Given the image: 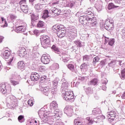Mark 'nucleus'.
<instances>
[{"instance_id":"nucleus-1","label":"nucleus","mask_w":125,"mask_h":125,"mask_svg":"<svg viewBox=\"0 0 125 125\" xmlns=\"http://www.w3.org/2000/svg\"><path fill=\"white\" fill-rule=\"evenodd\" d=\"M84 14L86 16H82L79 18V21L82 25H86L87 26H90V27L96 26V24H97L96 20L94 18H91L89 17L93 15V13L90 11L89 9H87L85 11Z\"/></svg>"},{"instance_id":"nucleus-2","label":"nucleus","mask_w":125,"mask_h":125,"mask_svg":"<svg viewBox=\"0 0 125 125\" xmlns=\"http://www.w3.org/2000/svg\"><path fill=\"white\" fill-rule=\"evenodd\" d=\"M62 98L68 102H74L75 101V96L71 91H64V93H62Z\"/></svg>"},{"instance_id":"nucleus-3","label":"nucleus","mask_w":125,"mask_h":125,"mask_svg":"<svg viewBox=\"0 0 125 125\" xmlns=\"http://www.w3.org/2000/svg\"><path fill=\"white\" fill-rule=\"evenodd\" d=\"M50 38L47 36H43L41 39V44L43 48H47L51 46Z\"/></svg>"},{"instance_id":"nucleus-4","label":"nucleus","mask_w":125,"mask_h":125,"mask_svg":"<svg viewBox=\"0 0 125 125\" xmlns=\"http://www.w3.org/2000/svg\"><path fill=\"white\" fill-rule=\"evenodd\" d=\"M50 112V116L52 117V118H54L55 120H60V118H61V116L62 115V112L60 111L59 109H52Z\"/></svg>"},{"instance_id":"nucleus-5","label":"nucleus","mask_w":125,"mask_h":125,"mask_svg":"<svg viewBox=\"0 0 125 125\" xmlns=\"http://www.w3.org/2000/svg\"><path fill=\"white\" fill-rule=\"evenodd\" d=\"M0 91L3 94H6L11 92V86L10 85H6L4 83H2L0 85Z\"/></svg>"},{"instance_id":"nucleus-6","label":"nucleus","mask_w":125,"mask_h":125,"mask_svg":"<svg viewBox=\"0 0 125 125\" xmlns=\"http://www.w3.org/2000/svg\"><path fill=\"white\" fill-rule=\"evenodd\" d=\"M67 36L70 40H74L77 37V29L76 27H72L69 29V32L67 33Z\"/></svg>"},{"instance_id":"nucleus-7","label":"nucleus","mask_w":125,"mask_h":125,"mask_svg":"<svg viewBox=\"0 0 125 125\" xmlns=\"http://www.w3.org/2000/svg\"><path fill=\"white\" fill-rule=\"evenodd\" d=\"M104 28L107 31H111V30H113V28H114L113 20L109 19L106 20L104 24Z\"/></svg>"},{"instance_id":"nucleus-8","label":"nucleus","mask_w":125,"mask_h":125,"mask_svg":"<svg viewBox=\"0 0 125 125\" xmlns=\"http://www.w3.org/2000/svg\"><path fill=\"white\" fill-rule=\"evenodd\" d=\"M7 103L8 105H17L18 104V100L15 96H12L11 97H8L7 98Z\"/></svg>"},{"instance_id":"nucleus-9","label":"nucleus","mask_w":125,"mask_h":125,"mask_svg":"<svg viewBox=\"0 0 125 125\" xmlns=\"http://www.w3.org/2000/svg\"><path fill=\"white\" fill-rule=\"evenodd\" d=\"M64 112L68 117H72V115L74 113L73 111V106L70 105L66 106L64 109Z\"/></svg>"},{"instance_id":"nucleus-10","label":"nucleus","mask_w":125,"mask_h":125,"mask_svg":"<svg viewBox=\"0 0 125 125\" xmlns=\"http://www.w3.org/2000/svg\"><path fill=\"white\" fill-rule=\"evenodd\" d=\"M49 12L55 16H58L59 15H60V13H61V10L57 9L55 7H52L49 10Z\"/></svg>"},{"instance_id":"nucleus-11","label":"nucleus","mask_w":125,"mask_h":125,"mask_svg":"<svg viewBox=\"0 0 125 125\" xmlns=\"http://www.w3.org/2000/svg\"><path fill=\"white\" fill-rule=\"evenodd\" d=\"M40 78H41L40 75L36 72H32L30 76L31 80L32 82H37V81H39Z\"/></svg>"},{"instance_id":"nucleus-12","label":"nucleus","mask_w":125,"mask_h":125,"mask_svg":"<svg viewBox=\"0 0 125 125\" xmlns=\"http://www.w3.org/2000/svg\"><path fill=\"white\" fill-rule=\"evenodd\" d=\"M62 81H63V83L62 84L61 90H62V92L68 91V87L69 86L68 82H67L66 80H64V79H62Z\"/></svg>"},{"instance_id":"nucleus-13","label":"nucleus","mask_w":125,"mask_h":125,"mask_svg":"<svg viewBox=\"0 0 125 125\" xmlns=\"http://www.w3.org/2000/svg\"><path fill=\"white\" fill-rule=\"evenodd\" d=\"M40 88L43 91L44 95H46V96H48V94H49V87H44L42 86V85H41L40 86Z\"/></svg>"},{"instance_id":"nucleus-14","label":"nucleus","mask_w":125,"mask_h":125,"mask_svg":"<svg viewBox=\"0 0 125 125\" xmlns=\"http://www.w3.org/2000/svg\"><path fill=\"white\" fill-rule=\"evenodd\" d=\"M41 61L43 64H48L50 61V57L49 56H42L41 58Z\"/></svg>"},{"instance_id":"nucleus-15","label":"nucleus","mask_w":125,"mask_h":125,"mask_svg":"<svg viewBox=\"0 0 125 125\" xmlns=\"http://www.w3.org/2000/svg\"><path fill=\"white\" fill-rule=\"evenodd\" d=\"M107 117L108 119V121L113 122L114 119L116 118V113H115L114 111H112L107 114Z\"/></svg>"},{"instance_id":"nucleus-16","label":"nucleus","mask_w":125,"mask_h":125,"mask_svg":"<svg viewBox=\"0 0 125 125\" xmlns=\"http://www.w3.org/2000/svg\"><path fill=\"white\" fill-rule=\"evenodd\" d=\"M60 56L62 57V61L64 63H68V61L70 60V58L69 57V55H68V54H65V53H62Z\"/></svg>"},{"instance_id":"nucleus-17","label":"nucleus","mask_w":125,"mask_h":125,"mask_svg":"<svg viewBox=\"0 0 125 125\" xmlns=\"http://www.w3.org/2000/svg\"><path fill=\"white\" fill-rule=\"evenodd\" d=\"M35 49H36V47H33V49L32 52L31 53L30 55V58L34 60L35 58H37L38 56H39V53L37 51H35Z\"/></svg>"},{"instance_id":"nucleus-18","label":"nucleus","mask_w":125,"mask_h":125,"mask_svg":"<svg viewBox=\"0 0 125 125\" xmlns=\"http://www.w3.org/2000/svg\"><path fill=\"white\" fill-rule=\"evenodd\" d=\"M53 118V117L50 116L49 117L43 118V120L46 122L48 125H53V123L55 122Z\"/></svg>"},{"instance_id":"nucleus-19","label":"nucleus","mask_w":125,"mask_h":125,"mask_svg":"<svg viewBox=\"0 0 125 125\" xmlns=\"http://www.w3.org/2000/svg\"><path fill=\"white\" fill-rule=\"evenodd\" d=\"M49 108L50 110L58 109V104H57V102L56 101H53L50 103Z\"/></svg>"},{"instance_id":"nucleus-20","label":"nucleus","mask_w":125,"mask_h":125,"mask_svg":"<svg viewBox=\"0 0 125 125\" xmlns=\"http://www.w3.org/2000/svg\"><path fill=\"white\" fill-rule=\"evenodd\" d=\"M25 31H26V26H25L21 25L16 28V32L17 33H23Z\"/></svg>"},{"instance_id":"nucleus-21","label":"nucleus","mask_w":125,"mask_h":125,"mask_svg":"<svg viewBox=\"0 0 125 125\" xmlns=\"http://www.w3.org/2000/svg\"><path fill=\"white\" fill-rule=\"evenodd\" d=\"M62 27V25L59 24H56L52 27V31L54 33H58L60 31V28Z\"/></svg>"},{"instance_id":"nucleus-22","label":"nucleus","mask_w":125,"mask_h":125,"mask_svg":"<svg viewBox=\"0 0 125 125\" xmlns=\"http://www.w3.org/2000/svg\"><path fill=\"white\" fill-rule=\"evenodd\" d=\"M21 10L22 11V12L24 13L27 14L28 13V11H29V8L28 7V5H22L20 6Z\"/></svg>"},{"instance_id":"nucleus-23","label":"nucleus","mask_w":125,"mask_h":125,"mask_svg":"<svg viewBox=\"0 0 125 125\" xmlns=\"http://www.w3.org/2000/svg\"><path fill=\"white\" fill-rule=\"evenodd\" d=\"M93 122H95V123H98L99 121L95 120L94 121V120H92V119L90 117H87L86 118V122L87 125H92V124H93Z\"/></svg>"},{"instance_id":"nucleus-24","label":"nucleus","mask_w":125,"mask_h":125,"mask_svg":"<svg viewBox=\"0 0 125 125\" xmlns=\"http://www.w3.org/2000/svg\"><path fill=\"white\" fill-rule=\"evenodd\" d=\"M74 43L77 45V46H72V48L74 50V51H76V49L78 47H82L83 46V45L82 44V43L80 41H75L74 42Z\"/></svg>"},{"instance_id":"nucleus-25","label":"nucleus","mask_w":125,"mask_h":125,"mask_svg":"<svg viewBox=\"0 0 125 125\" xmlns=\"http://www.w3.org/2000/svg\"><path fill=\"white\" fill-rule=\"evenodd\" d=\"M92 114L93 115H95L97 117H99V115H101V110L99 108L94 109L92 111Z\"/></svg>"},{"instance_id":"nucleus-26","label":"nucleus","mask_w":125,"mask_h":125,"mask_svg":"<svg viewBox=\"0 0 125 125\" xmlns=\"http://www.w3.org/2000/svg\"><path fill=\"white\" fill-rule=\"evenodd\" d=\"M18 68L21 70H23L25 68V64L23 62H19L18 63Z\"/></svg>"},{"instance_id":"nucleus-27","label":"nucleus","mask_w":125,"mask_h":125,"mask_svg":"<svg viewBox=\"0 0 125 125\" xmlns=\"http://www.w3.org/2000/svg\"><path fill=\"white\" fill-rule=\"evenodd\" d=\"M39 20V16L35 15L34 14H31V23L33 24L34 21H36Z\"/></svg>"},{"instance_id":"nucleus-28","label":"nucleus","mask_w":125,"mask_h":125,"mask_svg":"<svg viewBox=\"0 0 125 125\" xmlns=\"http://www.w3.org/2000/svg\"><path fill=\"white\" fill-rule=\"evenodd\" d=\"M48 10H45L43 11V15L42 16V19L45 20L46 18H48Z\"/></svg>"},{"instance_id":"nucleus-29","label":"nucleus","mask_w":125,"mask_h":125,"mask_svg":"<svg viewBox=\"0 0 125 125\" xmlns=\"http://www.w3.org/2000/svg\"><path fill=\"white\" fill-rule=\"evenodd\" d=\"M79 119V118H77V119L74 120V125H84L83 121H81Z\"/></svg>"},{"instance_id":"nucleus-30","label":"nucleus","mask_w":125,"mask_h":125,"mask_svg":"<svg viewBox=\"0 0 125 125\" xmlns=\"http://www.w3.org/2000/svg\"><path fill=\"white\" fill-rule=\"evenodd\" d=\"M9 56H10V51H9L8 50L5 51L3 53L4 58L7 59L9 58Z\"/></svg>"},{"instance_id":"nucleus-31","label":"nucleus","mask_w":125,"mask_h":125,"mask_svg":"<svg viewBox=\"0 0 125 125\" xmlns=\"http://www.w3.org/2000/svg\"><path fill=\"white\" fill-rule=\"evenodd\" d=\"M120 78L122 80H125V68H122L121 70Z\"/></svg>"},{"instance_id":"nucleus-32","label":"nucleus","mask_w":125,"mask_h":125,"mask_svg":"<svg viewBox=\"0 0 125 125\" xmlns=\"http://www.w3.org/2000/svg\"><path fill=\"white\" fill-rule=\"evenodd\" d=\"M117 7H119V6L115 5L113 3H110L108 5V9H109V10H111V9H113V8H117Z\"/></svg>"},{"instance_id":"nucleus-33","label":"nucleus","mask_w":125,"mask_h":125,"mask_svg":"<svg viewBox=\"0 0 125 125\" xmlns=\"http://www.w3.org/2000/svg\"><path fill=\"white\" fill-rule=\"evenodd\" d=\"M35 8L36 10H41L42 9V4L40 3H37L35 5Z\"/></svg>"},{"instance_id":"nucleus-34","label":"nucleus","mask_w":125,"mask_h":125,"mask_svg":"<svg viewBox=\"0 0 125 125\" xmlns=\"http://www.w3.org/2000/svg\"><path fill=\"white\" fill-rule=\"evenodd\" d=\"M105 116L102 115V114L101 113V115L99 116H97L96 118H94V122L97 121V120H104Z\"/></svg>"},{"instance_id":"nucleus-35","label":"nucleus","mask_w":125,"mask_h":125,"mask_svg":"<svg viewBox=\"0 0 125 125\" xmlns=\"http://www.w3.org/2000/svg\"><path fill=\"white\" fill-rule=\"evenodd\" d=\"M63 32H59L57 33V36L60 38V39H62V38L65 37V31H63Z\"/></svg>"},{"instance_id":"nucleus-36","label":"nucleus","mask_w":125,"mask_h":125,"mask_svg":"<svg viewBox=\"0 0 125 125\" xmlns=\"http://www.w3.org/2000/svg\"><path fill=\"white\" fill-rule=\"evenodd\" d=\"M57 4H59V0L55 1L49 3V5L50 6H56Z\"/></svg>"},{"instance_id":"nucleus-37","label":"nucleus","mask_w":125,"mask_h":125,"mask_svg":"<svg viewBox=\"0 0 125 125\" xmlns=\"http://www.w3.org/2000/svg\"><path fill=\"white\" fill-rule=\"evenodd\" d=\"M67 67L68 68V69H69V70L72 71V72H74L75 70V66H74L73 64L72 63L68 64L67 65Z\"/></svg>"},{"instance_id":"nucleus-38","label":"nucleus","mask_w":125,"mask_h":125,"mask_svg":"<svg viewBox=\"0 0 125 125\" xmlns=\"http://www.w3.org/2000/svg\"><path fill=\"white\" fill-rule=\"evenodd\" d=\"M116 61L115 60H112L109 63H108V66L109 67H114L116 65Z\"/></svg>"},{"instance_id":"nucleus-39","label":"nucleus","mask_w":125,"mask_h":125,"mask_svg":"<svg viewBox=\"0 0 125 125\" xmlns=\"http://www.w3.org/2000/svg\"><path fill=\"white\" fill-rule=\"evenodd\" d=\"M90 83V84H93L94 85H95V84H97V83H98V80H97V79L95 78L92 80Z\"/></svg>"},{"instance_id":"nucleus-40","label":"nucleus","mask_w":125,"mask_h":125,"mask_svg":"<svg viewBox=\"0 0 125 125\" xmlns=\"http://www.w3.org/2000/svg\"><path fill=\"white\" fill-rule=\"evenodd\" d=\"M95 7L98 11H101L102 10V4H96Z\"/></svg>"},{"instance_id":"nucleus-41","label":"nucleus","mask_w":125,"mask_h":125,"mask_svg":"<svg viewBox=\"0 0 125 125\" xmlns=\"http://www.w3.org/2000/svg\"><path fill=\"white\" fill-rule=\"evenodd\" d=\"M38 114H39V117H40V118H42V119L43 120L44 111H43L42 110H40L39 111Z\"/></svg>"},{"instance_id":"nucleus-42","label":"nucleus","mask_w":125,"mask_h":125,"mask_svg":"<svg viewBox=\"0 0 125 125\" xmlns=\"http://www.w3.org/2000/svg\"><path fill=\"white\" fill-rule=\"evenodd\" d=\"M89 56L87 55H85L83 56V61H84V62H87V61H89Z\"/></svg>"},{"instance_id":"nucleus-43","label":"nucleus","mask_w":125,"mask_h":125,"mask_svg":"<svg viewBox=\"0 0 125 125\" xmlns=\"http://www.w3.org/2000/svg\"><path fill=\"white\" fill-rule=\"evenodd\" d=\"M30 125H40V121L39 120H35L34 122H30Z\"/></svg>"},{"instance_id":"nucleus-44","label":"nucleus","mask_w":125,"mask_h":125,"mask_svg":"<svg viewBox=\"0 0 125 125\" xmlns=\"http://www.w3.org/2000/svg\"><path fill=\"white\" fill-rule=\"evenodd\" d=\"M22 55H20V57H24L27 54V51L25 48H22Z\"/></svg>"},{"instance_id":"nucleus-45","label":"nucleus","mask_w":125,"mask_h":125,"mask_svg":"<svg viewBox=\"0 0 125 125\" xmlns=\"http://www.w3.org/2000/svg\"><path fill=\"white\" fill-rule=\"evenodd\" d=\"M114 43H115V39H110L108 42V44L111 46H113V45H114Z\"/></svg>"},{"instance_id":"nucleus-46","label":"nucleus","mask_w":125,"mask_h":125,"mask_svg":"<svg viewBox=\"0 0 125 125\" xmlns=\"http://www.w3.org/2000/svg\"><path fill=\"white\" fill-rule=\"evenodd\" d=\"M38 27H39L40 28H42L44 26V22L42 21H40L38 24H37Z\"/></svg>"},{"instance_id":"nucleus-47","label":"nucleus","mask_w":125,"mask_h":125,"mask_svg":"<svg viewBox=\"0 0 125 125\" xmlns=\"http://www.w3.org/2000/svg\"><path fill=\"white\" fill-rule=\"evenodd\" d=\"M100 59V58H99V57H96L94 58V59H93V64H96V63H97V62H98V61H99Z\"/></svg>"},{"instance_id":"nucleus-48","label":"nucleus","mask_w":125,"mask_h":125,"mask_svg":"<svg viewBox=\"0 0 125 125\" xmlns=\"http://www.w3.org/2000/svg\"><path fill=\"white\" fill-rule=\"evenodd\" d=\"M50 113H48V112L46 111H44V117L43 118H49L50 116Z\"/></svg>"},{"instance_id":"nucleus-49","label":"nucleus","mask_w":125,"mask_h":125,"mask_svg":"<svg viewBox=\"0 0 125 125\" xmlns=\"http://www.w3.org/2000/svg\"><path fill=\"white\" fill-rule=\"evenodd\" d=\"M9 17L10 20L12 21L15 20V19L17 18V17H16V16H15V15H14V14H10Z\"/></svg>"},{"instance_id":"nucleus-50","label":"nucleus","mask_w":125,"mask_h":125,"mask_svg":"<svg viewBox=\"0 0 125 125\" xmlns=\"http://www.w3.org/2000/svg\"><path fill=\"white\" fill-rule=\"evenodd\" d=\"M64 31V35H65V34H66V29L64 28V26L62 25L60 30H59L58 32H59L60 33H63Z\"/></svg>"},{"instance_id":"nucleus-51","label":"nucleus","mask_w":125,"mask_h":125,"mask_svg":"<svg viewBox=\"0 0 125 125\" xmlns=\"http://www.w3.org/2000/svg\"><path fill=\"white\" fill-rule=\"evenodd\" d=\"M51 92L52 94H56L57 92V88L53 87L51 90Z\"/></svg>"},{"instance_id":"nucleus-52","label":"nucleus","mask_w":125,"mask_h":125,"mask_svg":"<svg viewBox=\"0 0 125 125\" xmlns=\"http://www.w3.org/2000/svg\"><path fill=\"white\" fill-rule=\"evenodd\" d=\"M52 49H53V50L55 51V52H56V53H57V52H59V49H58V48H57L56 46H55V45H53L52 46Z\"/></svg>"},{"instance_id":"nucleus-53","label":"nucleus","mask_w":125,"mask_h":125,"mask_svg":"<svg viewBox=\"0 0 125 125\" xmlns=\"http://www.w3.org/2000/svg\"><path fill=\"white\" fill-rule=\"evenodd\" d=\"M40 72H44L46 70V67L44 66H41L39 67Z\"/></svg>"},{"instance_id":"nucleus-54","label":"nucleus","mask_w":125,"mask_h":125,"mask_svg":"<svg viewBox=\"0 0 125 125\" xmlns=\"http://www.w3.org/2000/svg\"><path fill=\"white\" fill-rule=\"evenodd\" d=\"M53 67L55 70H56V69H59V64L57 63H54L53 64Z\"/></svg>"},{"instance_id":"nucleus-55","label":"nucleus","mask_w":125,"mask_h":125,"mask_svg":"<svg viewBox=\"0 0 125 125\" xmlns=\"http://www.w3.org/2000/svg\"><path fill=\"white\" fill-rule=\"evenodd\" d=\"M89 65V64L84 62V63L82 64V65H81L80 68L81 69H83V68H85V67H87V66Z\"/></svg>"},{"instance_id":"nucleus-56","label":"nucleus","mask_w":125,"mask_h":125,"mask_svg":"<svg viewBox=\"0 0 125 125\" xmlns=\"http://www.w3.org/2000/svg\"><path fill=\"white\" fill-rule=\"evenodd\" d=\"M27 103L29 106H33V105H34V102L33 101V100L29 99Z\"/></svg>"},{"instance_id":"nucleus-57","label":"nucleus","mask_w":125,"mask_h":125,"mask_svg":"<svg viewBox=\"0 0 125 125\" xmlns=\"http://www.w3.org/2000/svg\"><path fill=\"white\" fill-rule=\"evenodd\" d=\"M58 84V81H54L53 82V86H54V88H57Z\"/></svg>"},{"instance_id":"nucleus-58","label":"nucleus","mask_w":125,"mask_h":125,"mask_svg":"<svg viewBox=\"0 0 125 125\" xmlns=\"http://www.w3.org/2000/svg\"><path fill=\"white\" fill-rule=\"evenodd\" d=\"M26 0H21L19 4L20 5H25L26 4Z\"/></svg>"},{"instance_id":"nucleus-59","label":"nucleus","mask_w":125,"mask_h":125,"mask_svg":"<svg viewBox=\"0 0 125 125\" xmlns=\"http://www.w3.org/2000/svg\"><path fill=\"white\" fill-rule=\"evenodd\" d=\"M11 83L13 85H16L17 84H19V82L13 80H11Z\"/></svg>"},{"instance_id":"nucleus-60","label":"nucleus","mask_w":125,"mask_h":125,"mask_svg":"<svg viewBox=\"0 0 125 125\" xmlns=\"http://www.w3.org/2000/svg\"><path fill=\"white\" fill-rule=\"evenodd\" d=\"M107 83H108V80H107L106 79H104L102 81V83L103 84H104V85H106L107 84Z\"/></svg>"},{"instance_id":"nucleus-61","label":"nucleus","mask_w":125,"mask_h":125,"mask_svg":"<svg viewBox=\"0 0 125 125\" xmlns=\"http://www.w3.org/2000/svg\"><path fill=\"white\" fill-rule=\"evenodd\" d=\"M24 119V116L23 115H20L18 117V120L20 122V123H22V120Z\"/></svg>"},{"instance_id":"nucleus-62","label":"nucleus","mask_w":125,"mask_h":125,"mask_svg":"<svg viewBox=\"0 0 125 125\" xmlns=\"http://www.w3.org/2000/svg\"><path fill=\"white\" fill-rule=\"evenodd\" d=\"M45 79H46V76L41 77L40 78V83H43V82L45 81Z\"/></svg>"},{"instance_id":"nucleus-63","label":"nucleus","mask_w":125,"mask_h":125,"mask_svg":"<svg viewBox=\"0 0 125 125\" xmlns=\"http://www.w3.org/2000/svg\"><path fill=\"white\" fill-rule=\"evenodd\" d=\"M33 33L34 35H36V36H39L40 35V32H39V30L35 29L33 31Z\"/></svg>"},{"instance_id":"nucleus-64","label":"nucleus","mask_w":125,"mask_h":125,"mask_svg":"<svg viewBox=\"0 0 125 125\" xmlns=\"http://www.w3.org/2000/svg\"><path fill=\"white\" fill-rule=\"evenodd\" d=\"M101 65H102V66H105V65H106V62L105 61H102L101 62Z\"/></svg>"}]
</instances>
